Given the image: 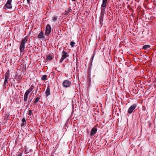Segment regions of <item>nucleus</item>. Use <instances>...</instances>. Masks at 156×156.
Instances as JSON below:
<instances>
[{
	"label": "nucleus",
	"instance_id": "f257e3e1",
	"mask_svg": "<svg viewBox=\"0 0 156 156\" xmlns=\"http://www.w3.org/2000/svg\"><path fill=\"white\" fill-rule=\"evenodd\" d=\"M27 40L26 38L22 39L20 47V52H22L24 51L25 44L27 42Z\"/></svg>",
	"mask_w": 156,
	"mask_h": 156
},
{
	"label": "nucleus",
	"instance_id": "f03ea898",
	"mask_svg": "<svg viewBox=\"0 0 156 156\" xmlns=\"http://www.w3.org/2000/svg\"><path fill=\"white\" fill-rule=\"evenodd\" d=\"M12 0H7V1L3 7V9L6 10L7 9H10L12 7Z\"/></svg>",
	"mask_w": 156,
	"mask_h": 156
},
{
	"label": "nucleus",
	"instance_id": "7ed1b4c3",
	"mask_svg": "<svg viewBox=\"0 0 156 156\" xmlns=\"http://www.w3.org/2000/svg\"><path fill=\"white\" fill-rule=\"evenodd\" d=\"M69 56V55L67 52L64 50H63L62 52V57L59 60V62L62 63L65 58Z\"/></svg>",
	"mask_w": 156,
	"mask_h": 156
},
{
	"label": "nucleus",
	"instance_id": "20e7f679",
	"mask_svg": "<svg viewBox=\"0 0 156 156\" xmlns=\"http://www.w3.org/2000/svg\"><path fill=\"white\" fill-rule=\"evenodd\" d=\"M137 105L136 104H133L131 105L128 110V112L129 114H131L133 112V110L136 108Z\"/></svg>",
	"mask_w": 156,
	"mask_h": 156
},
{
	"label": "nucleus",
	"instance_id": "39448f33",
	"mask_svg": "<svg viewBox=\"0 0 156 156\" xmlns=\"http://www.w3.org/2000/svg\"><path fill=\"white\" fill-rule=\"evenodd\" d=\"M108 1V0H102V3L101 7V10H105Z\"/></svg>",
	"mask_w": 156,
	"mask_h": 156
},
{
	"label": "nucleus",
	"instance_id": "423d86ee",
	"mask_svg": "<svg viewBox=\"0 0 156 156\" xmlns=\"http://www.w3.org/2000/svg\"><path fill=\"white\" fill-rule=\"evenodd\" d=\"M105 10H101L100 16L99 18V21L100 24L102 23L103 18L105 13Z\"/></svg>",
	"mask_w": 156,
	"mask_h": 156
},
{
	"label": "nucleus",
	"instance_id": "0eeeda50",
	"mask_svg": "<svg viewBox=\"0 0 156 156\" xmlns=\"http://www.w3.org/2000/svg\"><path fill=\"white\" fill-rule=\"evenodd\" d=\"M51 31V27L49 24L47 25L45 29V35H48L49 34Z\"/></svg>",
	"mask_w": 156,
	"mask_h": 156
},
{
	"label": "nucleus",
	"instance_id": "6e6552de",
	"mask_svg": "<svg viewBox=\"0 0 156 156\" xmlns=\"http://www.w3.org/2000/svg\"><path fill=\"white\" fill-rule=\"evenodd\" d=\"M71 84V82L68 80H65L62 83L63 86L64 87H69Z\"/></svg>",
	"mask_w": 156,
	"mask_h": 156
},
{
	"label": "nucleus",
	"instance_id": "1a4fd4ad",
	"mask_svg": "<svg viewBox=\"0 0 156 156\" xmlns=\"http://www.w3.org/2000/svg\"><path fill=\"white\" fill-rule=\"evenodd\" d=\"M97 130V129L96 128L94 127L93 128L91 131L90 135L91 136H93L96 133Z\"/></svg>",
	"mask_w": 156,
	"mask_h": 156
},
{
	"label": "nucleus",
	"instance_id": "9d476101",
	"mask_svg": "<svg viewBox=\"0 0 156 156\" xmlns=\"http://www.w3.org/2000/svg\"><path fill=\"white\" fill-rule=\"evenodd\" d=\"M45 93L46 95L47 96H48L51 94L50 91V88L49 86H48L47 87V89L45 91Z\"/></svg>",
	"mask_w": 156,
	"mask_h": 156
},
{
	"label": "nucleus",
	"instance_id": "9b49d317",
	"mask_svg": "<svg viewBox=\"0 0 156 156\" xmlns=\"http://www.w3.org/2000/svg\"><path fill=\"white\" fill-rule=\"evenodd\" d=\"M9 75L10 73L9 70H8L5 73V75H4L5 76V79H9Z\"/></svg>",
	"mask_w": 156,
	"mask_h": 156
},
{
	"label": "nucleus",
	"instance_id": "f8f14e48",
	"mask_svg": "<svg viewBox=\"0 0 156 156\" xmlns=\"http://www.w3.org/2000/svg\"><path fill=\"white\" fill-rule=\"evenodd\" d=\"M44 37V34L42 31H41L38 34L37 37L39 39H41L43 38Z\"/></svg>",
	"mask_w": 156,
	"mask_h": 156
},
{
	"label": "nucleus",
	"instance_id": "ddd939ff",
	"mask_svg": "<svg viewBox=\"0 0 156 156\" xmlns=\"http://www.w3.org/2000/svg\"><path fill=\"white\" fill-rule=\"evenodd\" d=\"M71 10V9H66V11L64 12V15H69V12Z\"/></svg>",
	"mask_w": 156,
	"mask_h": 156
},
{
	"label": "nucleus",
	"instance_id": "4468645a",
	"mask_svg": "<svg viewBox=\"0 0 156 156\" xmlns=\"http://www.w3.org/2000/svg\"><path fill=\"white\" fill-rule=\"evenodd\" d=\"M8 79H5L3 83V87L4 88H6L7 83H8Z\"/></svg>",
	"mask_w": 156,
	"mask_h": 156
},
{
	"label": "nucleus",
	"instance_id": "2eb2a0df",
	"mask_svg": "<svg viewBox=\"0 0 156 156\" xmlns=\"http://www.w3.org/2000/svg\"><path fill=\"white\" fill-rule=\"evenodd\" d=\"M28 94H27L25 93L24 96V102H25L27 101L28 99Z\"/></svg>",
	"mask_w": 156,
	"mask_h": 156
},
{
	"label": "nucleus",
	"instance_id": "dca6fc26",
	"mask_svg": "<svg viewBox=\"0 0 156 156\" xmlns=\"http://www.w3.org/2000/svg\"><path fill=\"white\" fill-rule=\"evenodd\" d=\"M47 75H44L42 76L41 78V80L43 81H45L47 80Z\"/></svg>",
	"mask_w": 156,
	"mask_h": 156
},
{
	"label": "nucleus",
	"instance_id": "f3484780",
	"mask_svg": "<svg viewBox=\"0 0 156 156\" xmlns=\"http://www.w3.org/2000/svg\"><path fill=\"white\" fill-rule=\"evenodd\" d=\"M150 47V46L148 45H144L143 47V48L144 50H147L148 48H149Z\"/></svg>",
	"mask_w": 156,
	"mask_h": 156
},
{
	"label": "nucleus",
	"instance_id": "a211bd4d",
	"mask_svg": "<svg viewBox=\"0 0 156 156\" xmlns=\"http://www.w3.org/2000/svg\"><path fill=\"white\" fill-rule=\"evenodd\" d=\"M39 99L40 98L39 97H37L36 98L34 102V104L35 105L37 104V103L39 101Z\"/></svg>",
	"mask_w": 156,
	"mask_h": 156
},
{
	"label": "nucleus",
	"instance_id": "6ab92c4d",
	"mask_svg": "<svg viewBox=\"0 0 156 156\" xmlns=\"http://www.w3.org/2000/svg\"><path fill=\"white\" fill-rule=\"evenodd\" d=\"M47 58L49 60H51L52 59V57L50 55L48 56L47 57Z\"/></svg>",
	"mask_w": 156,
	"mask_h": 156
},
{
	"label": "nucleus",
	"instance_id": "aec40b11",
	"mask_svg": "<svg viewBox=\"0 0 156 156\" xmlns=\"http://www.w3.org/2000/svg\"><path fill=\"white\" fill-rule=\"evenodd\" d=\"M34 89V85L33 84H32L29 89H30L31 91H32Z\"/></svg>",
	"mask_w": 156,
	"mask_h": 156
},
{
	"label": "nucleus",
	"instance_id": "412c9836",
	"mask_svg": "<svg viewBox=\"0 0 156 156\" xmlns=\"http://www.w3.org/2000/svg\"><path fill=\"white\" fill-rule=\"evenodd\" d=\"M58 17L57 16H54L52 19V21H55L57 20Z\"/></svg>",
	"mask_w": 156,
	"mask_h": 156
},
{
	"label": "nucleus",
	"instance_id": "4be33fe9",
	"mask_svg": "<svg viewBox=\"0 0 156 156\" xmlns=\"http://www.w3.org/2000/svg\"><path fill=\"white\" fill-rule=\"evenodd\" d=\"M22 122L23 123V125H25L26 123V121L25 118H23L22 120Z\"/></svg>",
	"mask_w": 156,
	"mask_h": 156
},
{
	"label": "nucleus",
	"instance_id": "5701e85b",
	"mask_svg": "<svg viewBox=\"0 0 156 156\" xmlns=\"http://www.w3.org/2000/svg\"><path fill=\"white\" fill-rule=\"evenodd\" d=\"M75 43L74 42L71 41L70 43V45L72 47H73L74 46Z\"/></svg>",
	"mask_w": 156,
	"mask_h": 156
},
{
	"label": "nucleus",
	"instance_id": "b1692460",
	"mask_svg": "<svg viewBox=\"0 0 156 156\" xmlns=\"http://www.w3.org/2000/svg\"><path fill=\"white\" fill-rule=\"evenodd\" d=\"M31 91L30 89H28L27 90V91H26V92H25V93L27 94H29L31 92Z\"/></svg>",
	"mask_w": 156,
	"mask_h": 156
},
{
	"label": "nucleus",
	"instance_id": "393cba45",
	"mask_svg": "<svg viewBox=\"0 0 156 156\" xmlns=\"http://www.w3.org/2000/svg\"><path fill=\"white\" fill-rule=\"evenodd\" d=\"M31 114H32V111L31 110H30L29 111L28 115H29L30 116L31 115Z\"/></svg>",
	"mask_w": 156,
	"mask_h": 156
},
{
	"label": "nucleus",
	"instance_id": "a878e982",
	"mask_svg": "<svg viewBox=\"0 0 156 156\" xmlns=\"http://www.w3.org/2000/svg\"><path fill=\"white\" fill-rule=\"evenodd\" d=\"M94 57V56H92V57L91 58V59H90L91 62H92V61L93 60Z\"/></svg>",
	"mask_w": 156,
	"mask_h": 156
},
{
	"label": "nucleus",
	"instance_id": "bb28decb",
	"mask_svg": "<svg viewBox=\"0 0 156 156\" xmlns=\"http://www.w3.org/2000/svg\"><path fill=\"white\" fill-rule=\"evenodd\" d=\"M95 54V51H94L93 53L92 56H94V57Z\"/></svg>",
	"mask_w": 156,
	"mask_h": 156
},
{
	"label": "nucleus",
	"instance_id": "cd10ccee",
	"mask_svg": "<svg viewBox=\"0 0 156 156\" xmlns=\"http://www.w3.org/2000/svg\"><path fill=\"white\" fill-rule=\"evenodd\" d=\"M27 3L28 4L30 3V0H27Z\"/></svg>",
	"mask_w": 156,
	"mask_h": 156
},
{
	"label": "nucleus",
	"instance_id": "c85d7f7f",
	"mask_svg": "<svg viewBox=\"0 0 156 156\" xmlns=\"http://www.w3.org/2000/svg\"><path fill=\"white\" fill-rule=\"evenodd\" d=\"M22 156V154H19L17 156Z\"/></svg>",
	"mask_w": 156,
	"mask_h": 156
},
{
	"label": "nucleus",
	"instance_id": "c756f323",
	"mask_svg": "<svg viewBox=\"0 0 156 156\" xmlns=\"http://www.w3.org/2000/svg\"><path fill=\"white\" fill-rule=\"evenodd\" d=\"M76 0H72V1H75Z\"/></svg>",
	"mask_w": 156,
	"mask_h": 156
},
{
	"label": "nucleus",
	"instance_id": "7c9ffc66",
	"mask_svg": "<svg viewBox=\"0 0 156 156\" xmlns=\"http://www.w3.org/2000/svg\"><path fill=\"white\" fill-rule=\"evenodd\" d=\"M36 92L37 91V90H36Z\"/></svg>",
	"mask_w": 156,
	"mask_h": 156
}]
</instances>
